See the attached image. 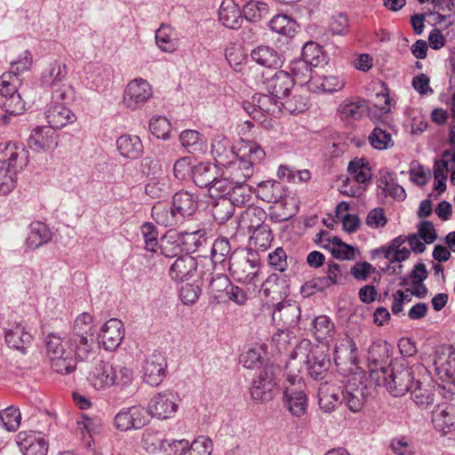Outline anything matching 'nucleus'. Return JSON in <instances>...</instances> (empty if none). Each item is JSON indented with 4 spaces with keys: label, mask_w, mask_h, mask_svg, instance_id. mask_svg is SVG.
Masks as SVG:
<instances>
[{
    "label": "nucleus",
    "mask_w": 455,
    "mask_h": 455,
    "mask_svg": "<svg viewBox=\"0 0 455 455\" xmlns=\"http://www.w3.org/2000/svg\"><path fill=\"white\" fill-rule=\"evenodd\" d=\"M92 316L88 313L79 315L73 325L72 331L66 345H73L76 348V355L80 360L88 358L92 349Z\"/></svg>",
    "instance_id": "nucleus-4"
},
{
    "label": "nucleus",
    "mask_w": 455,
    "mask_h": 455,
    "mask_svg": "<svg viewBox=\"0 0 455 455\" xmlns=\"http://www.w3.org/2000/svg\"><path fill=\"white\" fill-rule=\"evenodd\" d=\"M16 443L23 455H47L48 442L33 433L20 432L16 436Z\"/></svg>",
    "instance_id": "nucleus-15"
},
{
    "label": "nucleus",
    "mask_w": 455,
    "mask_h": 455,
    "mask_svg": "<svg viewBox=\"0 0 455 455\" xmlns=\"http://www.w3.org/2000/svg\"><path fill=\"white\" fill-rule=\"evenodd\" d=\"M28 147L36 152L46 151L57 146L53 128L41 126L36 128L28 140Z\"/></svg>",
    "instance_id": "nucleus-21"
},
{
    "label": "nucleus",
    "mask_w": 455,
    "mask_h": 455,
    "mask_svg": "<svg viewBox=\"0 0 455 455\" xmlns=\"http://www.w3.org/2000/svg\"><path fill=\"white\" fill-rule=\"evenodd\" d=\"M262 291L271 301L283 300L289 294V285L286 280L277 275H270L262 284Z\"/></svg>",
    "instance_id": "nucleus-27"
},
{
    "label": "nucleus",
    "mask_w": 455,
    "mask_h": 455,
    "mask_svg": "<svg viewBox=\"0 0 455 455\" xmlns=\"http://www.w3.org/2000/svg\"><path fill=\"white\" fill-rule=\"evenodd\" d=\"M167 363L161 353L149 355L143 366V379L150 386L160 385L165 378Z\"/></svg>",
    "instance_id": "nucleus-13"
},
{
    "label": "nucleus",
    "mask_w": 455,
    "mask_h": 455,
    "mask_svg": "<svg viewBox=\"0 0 455 455\" xmlns=\"http://www.w3.org/2000/svg\"><path fill=\"white\" fill-rule=\"evenodd\" d=\"M415 368L420 369L422 366L410 367L403 363H394L390 369L382 371L383 383L392 395L403 396L412 388Z\"/></svg>",
    "instance_id": "nucleus-3"
},
{
    "label": "nucleus",
    "mask_w": 455,
    "mask_h": 455,
    "mask_svg": "<svg viewBox=\"0 0 455 455\" xmlns=\"http://www.w3.org/2000/svg\"><path fill=\"white\" fill-rule=\"evenodd\" d=\"M20 412L14 407H9L0 411V424L7 431H15L20 424Z\"/></svg>",
    "instance_id": "nucleus-59"
},
{
    "label": "nucleus",
    "mask_w": 455,
    "mask_h": 455,
    "mask_svg": "<svg viewBox=\"0 0 455 455\" xmlns=\"http://www.w3.org/2000/svg\"><path fill=\"white\" fill-rule=\"evenodd\" d=\"M68 102L55 100L52 98L45 108V118L49 126L53 129H62L76 120V115L67 107Z\"/></svg>",
    "instance_id": "nucleus-12"
},
{
    "label": "nucleus",
    "mask_w": 455,
    "mask_h": 455,
    "mask_svg": "<svg viewBox=\"0 0 455 455\" xmlns=\"http://www.w3.org/2000/svg\"><path fill=\"white\" fill-rule=\"evenodd\" d=\"M5 342L13 349L26 353L27 348L31 345L33 337L26 331L22 322L14 323L5 331Z\"/></svg>",
    "instance_id": "nucleus-17"
},
{
    "label": "nucleus",
    "mask_w": 455,
    "mask_h": 455,
    "mask_svg": "<svg viewBox=\"0 0 455 455\" xmlns=\"http://www.w3.org/2000/svg\"><path fill=\"white\" fill-rule=\"evenodd\" d=\"M67 74V66L57 60L50 63L42 73L41 84L44 87L52 89V96L55 100L66 102L74 99L73 88L64 83Z\"/></svg>",
    "instance_id": "nucleus-2"
},
{
    "label": "nucleus",
    "mask_w": 455,
    "mask_h": 455,
    "mask_svg": "<svg viewBox=\"0 0 455 455\" xmlns=\"http://www.w3.org/2000/svg\"><path fill=\"white\" fill-rule=\"evenodd\" d=\"M229 287L231 282L226 275H217L212 278L209 284L210 293L217 299H223Z\"/></svg>",
    "instance_id": "nucleus-60"
},
{
    "label": "nucleus",
    "mask_w": 455,
    "mask_h": 455,
    "mask_svg": "<svg viewBox=\"0 0 455 455\" xmlns=\"http://www.w3.org/2000/svg\"><path fill=\"white\" fill-rule=\"evenodd\" d=\"M5 149L7 160L4 161L8 170L16 175L28 164L27 151L22 146H17L15 143H8Z\"/></svg>",
    "instance_id": "nucleus-34"
},
{
    "label": "nucleus",
    "mask_w": 455,
    "mask_h": 455,
    "mask_svg": "<svg viewBox=\"0 0 455 455\" xmlns=\"http://www.w3.org/2000/svg\"><path fill=\"white\" fill-rule=\"evenodd\" d=\"M436 374L442 381L443 389H448L451 397L455 395V368L451 365L450 361L438 363L435 362Z\"/></svg>",
    "instance_id": "nucleus-42"
},
{
    "label": "nucleus",
    "mask_w": 455,
    "mask_h": 455,
    "mask_svg": "<svg viewBox=\"0 0 455 455\" xmlns=\"http://www.w3.org/2000/svg\"><path fill=\"white\" fill-rule=\"evenodd\" d=\"M212 443L209 437L200 435L183 452V455H211Z\"/></svg>",
    "instance_id": "nucleus-57"
},
{
    "label": "nucleus",
    "mask_w": 455,
    "mask_h": 455,
    "mask_svg": "<svg viewBox=\"0 0 455 455\" xmlns=\"http://www.w3.org/2000/svg\"><path fill=\"white\" fill-rule=\"evenodd\" d=\"M45 345L50 366L54 372L68 375L76 371V360L80 359L76 347L66 345V341L55 333L46 337Z\"/></svg>",
    "instance_id": "nucleus-1"
},
{
    "label": "nucleus",
    "mask_w": 455,
    "mask_h": 455,
    "mask_svg": "<svg viewBox=\"0 0 455 455\" xmlns=\"http://www.w3.org/2000/svg\"><path fill=\"white\" fill-rule=\"evenodd\" d=\"M32 57L29 52H24V57L11 62V70L0 76V95L4 98L18 93L20 85L19 75L30 67Z\"/></svg>",
    "instance_id": "nucleus-6"
},
{
    "label": "nucleus",
    "mask_w": 455,
    "mask_h": 455,
    "mask_svg": "<svg viewBox=\"0 0 455 455\" xmlns=\"http://www.w3.org/2000/svg\"><path fill=\"white\" fill-rule=\"evenodd\" d=\"M234 212V206L225 198L219 199L212 210V217L218 225L224 224L231 218Z\"/></svg>",
    "instance_id": "nucleus-58"
},
{
    "label": "nucleus",
    "mask_w": 455,
    "mask_h": 455,
    "mask_svg": "<svg viewBox=\"0 0 455 455\" xmlns=\"http://www.w3.org/2000/svg\"><path fill=\"white\" fill-rule=\"evenodd\" d=\"M179 402L180 397L176 393L161 392L151 398L147 412L158 419H170L178 411Z\"/></svg>",
    "instance_id": "nucleus-9"
},
{
    "label": "nucleus",
    "mask_w": 455,
    "mask_h": 455,
    "mask_svg": "<svg viewBox=\"0 0 455 455\" xmlns=\"http://www.w3.org/2000/svg\"><path fill=\"white\" fill-rule=\"evenodd\" d=\"M243 15L238 4L233 2H223L219 10V20L222 24L231 29H237L241 27Z\"/></svg>",
    "instance_id": "nucleus-29"
},
{
    "label": "nucleus",
    "mask_w": 455,
    "mask_h": 455,
    "mask_svg": "<svg viewBox=\"0 0 455 455\" xmlns=\"http://www.w3.org/2000/svg\"><path fill=\"white\" fill-rule=\"evenodd\" d=\"M182 243H189V241L185 239V236H180L178 229H167L162 235L159 243L161 253L167 258L178 256L184 250Z\"/></svg>",
    "instance_id": "nucleus-25"
},
{
    "label": "nucleus",
    "mask_w": 455,
    "mask_h": 455,
    "mask_svg": "<svg viewBox=\"0 0 455 455\" xmlns=\"http://www.w3.org/2000/svg\"><path fill=\"white\" fill-rule=\"evenodd\" d=\"M254 192L258 198L270 204L278 203L286 196L285 187L282 182L275 180L259 182Z\"/></svg>",
    "instance_id": "nucleus-24"
},
{
    "label": "nucleus",
    "mask_w": 455,
    "mask_h": 455,
    "mask_svg": "<svg viewBox=\"0 0 455 455\" xmlns=\"http://www.w3.org/2000/svg\"><path fill=\"white\" fill-rule=\"evenodd\" d=\"M243 18L251 22H256L267 17L268 6L266 3L250 0L243 7Z\"/></svg>",
    "instance_id": "nucleus-49"
},
{
    "label": "nucleus",
    "mask_w": 455,
    "mask_h": 455,
    "mask_svg": "<svg viewBox=\"0 0 455 455\" xmlns=\"http://www.w3.org/2000/svg\"><path fill=\"white\" fill-rule=\"evenodd\" d=\"M124 337V326L121 320L111 318L100 329L99 338L106 350L116 349Z\"/></svg>",
    "instance_id": "nucleus-14"
},
{
    "label": "nucleus",
    "mask_w": 455,
    "mask_h": 455,
    "mask_svg": "<svg viewBox=\"0 0 455 455\" xmlns=\"http://www.w3.org/2000/svg\"><path fill=\"white\" fill-rule=\"evenodd\" d=\"M111 387L124 389L133 380V371L131 368L123 365H112Z\"/></svg>",
    "instance_id": "nucleus-48"
},
{
    "label": "nucleus",
    "mask_w": 455,
    "mask_h": 455,
    "mask_svg": "<svg viewBox=\"0 0 455 455\" xmlns=\"http://www.w3.org/2000/svg\"><path fill=\"white\" fill-rule=\"evenodd\" d=\"M266 90L282 100L289 96L294 84L289 72L280 70L264 81Z\"/></svg>",
    "instance_id": "nucleus-16"
},
{
    "label": "nucleus",
    "mask_w": 455,
    "mask_h": 455,
    "mask_svg": "<svg viewBox=\"0 0 455 455\" xmlns=\"http://www.w3.org/2000/svg\"><path fill=\"white\" fill-rule=\"evenodd\" d=\"M52 238L51 229H30L27 236L26 244L28 248L35 250L51 241Z\"/></svg>",
    "instance_id": "nucleus-62"
},
{
    "label": "nucleus",
    "mask_w": 455,
    "mask_h": 455,
    "mask_svg": "<svg viewBox=\"0 0 455 455\" xmlns=\"http://www.w3.org/2000/svg\"><path fill=\"white\" fill-rule=\"evenodd\" d=\"M153 95L151 85L142 78L131 81L124 93V104L126 108L135 110L140 108Z\"/></svg>",
    "instance_id": "nucleus-11"
},
{
    "label": "nucleus",
    "mask_w": 455,
    "mask_h": 455,
    "mask_svg": "<svg viewBox=\"0 0 455 455\" xmlns=\"http://www.w3.org/2000/svg\"><path fill=\"white\" fill-rule=\"evenodd\" d=\"M259 263L256 259H239L230 263L229 269L234 278L243 283H251L259 272Z\"/></svg>",
    "instance_id": "nucleus-18"
},
{
    "label": "nucleus",
    "mask_w": 455,
    "mask_h": 455,
    "mask_svg": "<svg viewBox=\"0 0 455 455\" xmlns=\"http://www.w3.org/2000/svg\"><path fill=\"white\" fill-rule=\"evenodd\" d=\"M180 140L183 148L188 153H195L202 149L203 137L195 130L183 131L180 135Z\"/></svg>",
    "instance_id": "nucleus-55"
},
{
    "label": "nucleus",
    "mask_w": 455,
    "mask_h": 455,
    "mask_svg": "<svg viewBox=\"0 0 455 455\" xmlns=\"http://www.w3.org/2000/svg\"><path fill=\"white\" fill-rule=\"evenodd\" d=\"M319 406L325 412H331L340 403L339 394L333 387L324 385L319 388Z\"/></svg>",
    "instance_id": "nucleus-46"
},
{
    "label": "nucleus",
    "mask_w": 455,
    "mask_h": 455,
    "mask_svg": "<svg viewBox=\"0 0 455 455\" xmlns=\"http://www.w3.org/2000/svg\"><path fill=\"white\" fill-rule=\"evenodd\" d=\"M299 308L286 301L277 302L273 312V319L282 322L283 325H292L297 323Z\"/></svg>",
    "instance_id": "nucleus-38"
},
{
    "label": "nucleus",
    "mask_w": 455,
    "mask_h": 455,
    "mask_svg": "<svg viewBox=\"0 0 455 455\" xmlns=\"http://www.w3.org/2000/svg\"><path fill=\"white\" fill-rule=\"evenodd\" d=\"M348 205L340 203L336 207V218L341 222L342 228H359L361 221L357 215L347 212Z\"/></svg>",
    "instance_id": "nucleus-63"
},
{
    "label": "nucleus",
    "mask_w": 455,
    "mask_h": 455,
    "mask_svg": "<svg viewBox=\"0 0 455 455\" xmlns=\"http://www.w3.org/2000/svg\"><path fill=\"white\" fill-rule=\"evenodd\" d=\"M410 391L412 400L421 409L427 408L435 402V386L429 380H416Z\"/></svg>",
    "instance_id": "nucleus-28"
},
{
    "label": "nucleus",
    "mask_w": 455,
    "mask_h": 455,
    "mask_svg": "<svg viewBox=\"0 0 455 455\" xmlns=\"http://www.w3.org/2000/svg\"><path fill=\"white\" fill-rule=\"evenodd\" d=\"M156 43L165 52H173L177 48V41L172 36V28L169 26L161 25L156 31Z\"/></svg>",
    "instance_id": "nucleus-51"
},
{
    "label": "nucleus",
    "mask_w": 455,
    "mask_h": 455,
    "mask_svg": "<svg viewBox=\"0 0 455 455\" xmlns=\"http://www.w3.org/2000/svg\"><path fill=\"white\" fill-rule=\"evenodd\" d=\"M432 422L435 428L447 434L455 428V406L450 403L438 404L432 411Z\"/></svg>",
    "instance_id": "nucleus-19"
},
{
    "label": "nucleus",
    "mask_w": 455,
    "mask_h": 455,
    "mask_svg": "<svg viewBox=\"0 0 455 455\" xmlns=\"http://www.w3.org/2000/svg\"><path fill=\"white\" fill-rule=\"evenodd\" d=\"M313 333L319 342L328 343L335 334V325L327 315H318L313 321Z\"/></svg>",
    "instance_id": "nucleus-39"
},
{
    "label": "nucleus",
    "mask_w": 455,
    "mask_h": 455,
    "mask_svg": "<svg viewBox=\"0 0 455 455\" xmlns=\"http://www.w3.org/2000/svg\"><path fill=\"white\" fill-rule=\"evenodd\" d=\"M243 109L252 117L259 120V114L275 116L281 112V100L273 94L255 93L251 101H244Z\"/></svg>",
    "instance_id": "nucleus-7"
},
{
    "label": "nucleus",
    "mask_w": 455,
    "mask_h": 455,
    "mask_svg": "<svg viewBox=\"0 0 455 455\" xmlns=\"http://www.w3.org/2000/svg\"><path fill=\"white\" fill-rule=\"evenodd\" d=\"M347 172L357 183H365L371 178L369 163L364 159H354L349 162Z\"/></svg>",
    "instance_id": "nucleus-47"
},
{
    "label": "nucleus",
    "mask_w": 455,
    "mask_h": 455,
    "mask_svg": "<svg viewBox=\"0 0 455 455\" xmlns=\"http://www.w3.org/2000/svg\"><path fill=\"white\" fill-rule=\"evenodd\" d=\"M149 129L157 139L165 140L171 132V124L164 116H155L150 120Z\"/></svg>",
    "instance_id": "nucleus-64"
},
{
    "label": "nucleus",
    "mask_w": 455,
    "mask_h": 455,
    "mask_svg": "<svg viewBox=\"0 0 455 455\" xmlns=\"http://www.w3.org/2000/svg\"><path fill=\"white\" fill-rule=\"evenodd\" d=\"M197 261L188 253L179 256L171 265L169 275L176 282H183L191 277L196 270Z\"/></svg>",
    "instance_id": "nucleus-22"
},
{
    "label": "nucleus",
    "mask_w": 455,
    "mask_h": 455,
    "mask_svg": "<svg viewBox=\"0 0 455 455\" xmlns=\"http://www.w3.org/2000/svg\"><path fill=\"white\" fill-rule=\"evenodd\" d=\"M2 108L5 111V115L2 116L3 122L8 124L9 116L22 114L25 106L20 95L14 94L12 96L4 97Z\"/></svg>",
    "instance_id": "nucleus-53"
},
{
    "label": "nucleus",
    "mask_w": 455,
    "mask_h": 455,
    "mask_svg": "<svg viewBox=\"0 0 455 455\" xmlns=\"http://www.w3.org/2000/svg\"><path fill=\"white\" fill-rule=\"evenodd\" d=\"M306 363L307 365L308 374L314 379H323L330 366V360L323 353L320 355L311 353L307 356Z\"/></svg>",
    "instance_id": "nucleus-37"
},
{
    "label": "nucleus",
    "mask_w": 455,
    "mask_h": 455,
    "mask_svg": "<svg viewBox=\"0 0 455 455\" xmlns=\"http://www.w3.org/2000/svg\"><path fill=\"white\" fill-rule=\"evenodd\" d=\"M112 364L105 362L98 363L90 372L88 380L96 390L111 387Z\"/></svg>",
    "instance_id": "nucleus-32"
},
{
    "label": "nucleus",
    "mask_w": 455,
    "mask_h": 455,
    "mask_svg": "<svg viewBox=\"0 0 455 455\" xmlns=\"http://www.w3.org/2000/svg\"><path fill=\"white\" fill-rule=\"evenodd\" d=\"M368 109L367 101L360 98L346 99L339 106L338 112L340 118L359 119Z\"/></svg>",
    "instance_id": "nucleus-33"
},
{
    "label": "nucleus",
    "mask_w": 455,
    "mask_h": 455,
    "mask_svg": "<svg viewBox=\"0 0 455 455\" xmlns=\"http://www.w3.org/2000/svg\"><path fill=\"white\" fill-rule=\"evenodd\" d=\"M307 98L300 94H294L291 98L287 96L281 100V110L291 114L302 113L307 109Z\"/></svg>",
    "instance_id": "nucleus-54"
},
{
    "label": "nucleus",
    "mask_w": 455,
    "mask_h": 455,
    "mask_svg": "<svg viewBox=\"0 0 455 455\" xmlns=\"http://www.w3.org/2000/svg\"><path fill=\"white\" fill-rule=\"evenodd\" d=\"M283 403L287 410L295 417H302L307 409V398L302 389L285 387Z\"/></svg>",
    "instance_id": "nucleus-23"
},
{
    "label": "nucleus",
    "mask_w": 455,
    "mask_h": 455,
    "mask_svg": "<svg viewBox=\"0 0 455 455\" xmlns=\"http://www.w3.org/2000/svg\"><path fill=\"white\" fill-rule=\"evenodd\" d=\"M344 401L351 411H359L364 403L363 389L358 387L353 388L350 385L347 386L344 393Z\"/></svg>",
    "instance_id": "nucleus-56"
},
{
    "label": "nucleus",
    "mask_w": 455,
    "mask_h": 455,
    "mask_svg": "<svg viewBox=\"0 0 455 455\" xmlns=\"http://www.w3.org/2000/svg\"><path fill=\"white\" fill-rule=\"evenodd\" d=\"M251 188L244 184H234L231 190H228V196L225 197L235 206H243L251 201Z\"/></svg>",
    "instance_id": "nucleus-50"
},
{
    "label": "nucleus",
    "mask_w": 455,
    "mask_h": 455,
    "mask_svg": "<svg viewBox=\"0 0 455 455\" xmlns=\"http://www.w3.org/2000/svg\"><path fill=\"white\" fill-rule=\"evenodd\" d=\"M313 68L314 67L300 59L291 61L289 73L291 79H293V84L297 83L303 85L310 83Z\"/></svg>",
    "instance_id": "nucleus-43"
},
{
    "label": "nucleus",
    "mask_w": 455,
    "mask_h": 455,
    "mask_svg": "<svg viewBox=\"0 0 455 455\" xmlns=\"http://www.w3.org/2000/svg\"><path fill=\"white\" fill-rule=\"evenodd\" d=\"M216 174V166L202 163L194 167L192 178L197 187L209 188Z\"/></svg>",
    "instance_id": "nucleus-41"
},
{
    "label": "nucleus",
    "mask_w": 455,
    "mask_h": 455,
    "mask_svg": "<svg viewBox=\"0 0 455 455\" xmlns=\"http://www.w3.org/2000/svg\"><path fill=\"white\" fill-rule=\"evenodd\" d=\"M371 146L377 150H386L394 147L395 142L390 127L385 124L376 125L368 137Z\"/></svg>",
    "instance_id": "nucleus-35"
},
{
    "label": "nucleus",
    "mask_w": 455,
    "mask_h": 455,
    "mask_svg": "<svg viewBox=\"0 0 455 455\" xmlns=\"http://www.w3.org/2000/svg\"><path fill=\"white\" fill-rule=\"evenodd\" d=\"M357 355V347L355 341L348 336L341 339L334 348V360L337 364L341 363H355Z\"/></svg>",
    "instance_id": "nucleus-36"
},
{
    "label": "nucleus",
    "mask_w": 455,
    "mask_h": 455,
    "mask_svg": "<svg viewBox=\"0 0 455 455\" xmlns=\"http://www.w3.org/2000/svg\"><path fill=\"white\" fill-rule=\"evenodd\" d=\"M277 370L273 365L267 366L253 379L251 396L255 403H266L275 396L277 392L275 371Z\"/></svg>",
    "instance_id": "nucleus-5"
},
{
    "label": "nucleus",
    "mask_w": 455,
    "mask_h": 455,
    "mask_svg": "<svg viewBox=\"0 0 455 455\" xmlns=\"http://www.w3.org/2000/svg\"><path fill=\"white\" fill-rule=\"evenodd\" d=\"M148 422V412L145 408L134 405L123 408L114 418L115 427L122 432L140 429Z\"/></svg>",
    "instance_id": "nucleus-10"
},
{
    "label": "nucleus",
    "mask_w": 455,
    "mask_h": 455,
    "mask_svg": "<svg viewBox=\"0 0 455 455\" xmlns=\"http://www.w3.org/2000/svg\"><path fill=\"white\" fill-rule=\"evenodd\" d=\"M251 59L258 64L267 68H277L282 64L279 52L273 47L259 45L251 52Z\"/></svg>",
    "instance_id": "nucleus-30"
},
{
    "label": "nucleus",
    "mask_w": 455,
    "mask_h": 455,
    "mask_svg": "<svg viewBox=\"0 0 455 455\" xmlns=\"http://www.w3.org/2000/svg\"><path fill=\"white\" fill-rule=\"evenodd\" d=\"M225 166L223 175L228 176L234 184H244L253 174V167L244 157L231 159Z\"/></svg>",
    "instance_id": "nucleus-20"
},
{
    "label": "nucleus",
    "mask_w": 455,
    "mask_h": 455,
    "mask_svg": "<svg viewBox=\"0 0 455 455\" xmlns=\"http://www.w3.org/2000/svg\"><path fill=\"white\" fill-rule=\"evenodd\" d=\"M418 234L406 236L411 251L415 253H422L425 249V243H431L436 239L435 229H418Z\"/></svg>",
    "instance_id": "nucleus-40"
},
{
    "label": "nucleus",
    "mask_w": 455,
    "mask_h": 455,
    "mask_svg": "<svg viewBox=\"0 0 455 455\" xmlns=\"http://www.w3.org/2000/svg\"><path fill=\"white\" fill-rule=\"evenodd\" d=\"M234 183L231 182L228 176L224 175L223 178H214V182L210 186L208 192L212 198L221 199L228 196V190H231Z\"/></svg>",
    "instance_id": "nucleus-61"
},
{
    "label": "nucleus",
    "mask_w": 455,
    "mask_h": 455,
    "mask_svg": "<svg viewBox=\"0 0 455 455\" xmlns=\"http://www.w3.org/2000/svg\"><path fill=\"white\" fill-rule=\"evenodd\" d=\"M312 67L315 68L323 61L322 48L315 42H307L301 52V59Z\"/></svg>",
    "instance_id": "nucleus-52"
},
{
    "label": "nucleus",
    "mask_w": 455,
    "mask_h": 455,
    "mask_svg": "<svg viewBox=\"0 0 455 455\" xmlns=\"http://www.w3.org/2000/svg\"><path fill=\"white\" fill-rule=\"evenodd\" d=\"M272 31L289 37L293 36L298 28L297 22L287 15H275L269 23Z\"/></svg>",
    "instance_id": "nucleus-45"
},
{
    "label": "nucleus",
    "mask_w": 455,
    "mask_h": 455,
    "mask_svg": "<svg viewBox=\"0 0 455 455\" xmlns=\"http://www.w3.org/2000/svg\"><path fill=\"white\" fill-rule=\"evenodd\" d=\"M172 210L177 226L185 225L191 220L198 209L196 196L187 191H180L172 196Z\"/></svg>",
    "instance_id": "nucleus-8"
},
{
    "label": "nucleus",
    "mask_w": 455,
    "mask_h": 455,
    "mask_svg": "<svg viewBox=\"0 0 455 455\" xmlns=\"http://www.w3.org/2000/svg\"><path fill=\"white\" fill-rule=\"evenodd\" d=\"M151 216L156 225L165 228L177 226L175 218H173L172 210L166 203L158 202L155 204L152 207Z\"/></svg>",
    "instance_id": "nucleus-44"
},
{
    "label": "nucleus",
    "mask_w": 455,
    "mask_h": 455,
    "mask_svg": "<svg viewBox=\"0 0 455 455\" xmlns=\"http://www.w3.org/2000/svg\"><path fill=\"white\" fill-rule=\"evenodd\" d=\"M116 148L122 156L129 159H138L143 154V145L137 135H121L116 140Z\"/></svg>",
    "instance_id": "nucleus-26"
},
{
    "label": "nucleus",
    "mask_w": 455,
    "mask_h": 455,
    "mask_svg": "<svg viewBox=\"0 0 455 455\" xmlns=\"http://www.w3.org/2000/svg\"><path fill=\"white\" fill-rule=\"evenodd\" d=\"M211 153L215 161L220 165H227L231 159L235 158L229 140L223 135H217L212 140Z\"/></svg>",
    "instance_id": "nucleus-31"
}]
</instances>
